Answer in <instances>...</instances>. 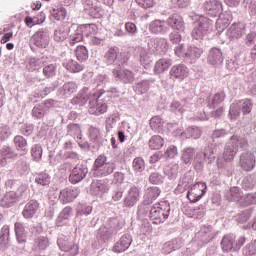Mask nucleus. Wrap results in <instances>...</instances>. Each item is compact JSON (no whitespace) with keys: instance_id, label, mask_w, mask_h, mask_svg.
<instances>
[{"instance_id":"6ab92c4d","label":"nucleus","mask_w":256,"mask_h":256,"mask_svg":"<svg viewBox=\"0 0 256 256\" xmlns=\"http://www.w3.org/2000/svg\"><path fill=\"white\" fill-rule=\"evenodd\" d=\"M208 61L211 65H221L223 63V53L218 48L210 50Z\"/></svg>"},{"instance_id":"13d9d810","label":"nucleus","mask_w":256,"mask_h":256,"mask_svg":"<svg viewBox=\"0 0 256 256\" xmlns=\"http://www.w3.org/2000/svg\"><path fill=\"white\" fill-rule=\"evenodd\" d=\"M150 183H153V185H159V183H163V177L159 175V173H152L150 175Z\"/></svg>"},{"instance_id":"49530a36","label":"nucleus","mask_w":256,"mask_h":256,"mask_svg":"<svg viewBox=\"0 0 256 256\" xmlns=\"http://www.w3.org/2000/svg\"><path fill=\"white\" fill-rule=\"evenodd\" d=\"M133 168L135 169V171L141 173V171L145 169V160H143V158L141 157L135 158L133 161Z\"/></svg>"},{"instance_id":"bf43d9fd","label":"nucleus","mask_w":256,"mask_h":256,"mask_svg":"<svg viewBox=\"0 0 256 256\" xmlns=\"http://www.w3.org/2000/svg\"><path fill=\"white\" fill-rule=\"evenodd\" d=\"M9 226L5 225L2 227V235L0 236V243L1 241H6V243H9Z\"/></svg>"},{"instance_id":"473e14b6","label":"nucleus","mask_w":256,"mask_h":256,"mask_svg":"<svg viewBox=\"0 0 256 256\" xmlns=\"http://www.w3.org/2000/svg\"><path fill=\"white\" fill-rule=\"evenodd\" d=\"M90 115H103V113H107V104L104 102H98L95 107L89 108Z\"/></svg>"},{"instance_id":"e2e57ef3","label":"nucleus","mask_w":256,"mask_h":256,"mask_svg":"<svg viewBox=\"0 0 256 256\" xmlns=\"http://www.w3.org/2000/svg\"><path fill=\"white\" fill-rule=\"evenodd\" d=\"M193 149L188 148L182 155L183 160L185 161V163H189V161H191V159H193Z\"/></svg>"},{"instance_id":"4d7b16f0","label":"nucleus","mask_w":256,"mask_h":256,"mask_svg":"<svg viewBox=\"0 0 256 256\" xmlns=\"http://www.w3.org/2000/svg\"><path fill=\"white\" fill-rule=\"evenodd\" d=\"M252 109H253V104L251 103V100H244L242 104V112L244 113V115L251 113Z\"/></svg>"},{"instance_id":"e433bc0d","label":"nucleus","mask_w":256,"mask_h":256,"mask_svg":"<svg viewBox=\"0 0 256 256\" xmlns=\"http://www.w3.org/2000/svg\"><path fill=\"white\" fill-rule=\"evenodd\" d=\"M69 45L71 47L77 45V43H81L83 41V33L77 30L74 34H71L69 37Z\"/></svg>"},{"instance_id":"603ef678","label":"nucleus","mask_w":256,"mask_h":256,"mask_svg":"<svg viewBox=\"0 0 256 256\" xmlns=\"http://www.w3.org/2000/svg\"><path fill=\"white\" fill-rule=\"evenodd\" d=\"M101 133L99 132V129L95 128V127H90L89 128V137L91 139V141H99V137H100Z\"/></svg>"},{"instance_id":"0eeeda50","label":"nucleus","mask_w":256,"mask_h":256,"mask_svg":"<svg viewBox=\"0 0 256 256\" xmlns=\"http://www.w3.org/2000/svg\"><path fill=\"white\" fill-rule=\"evenodd\" d=\"M31 43L36 47H40L41 49H45L47 45H49V35L45 33L43 30H38L31 37Z\"/></svg>"},{"instance_id":"2f4dec72","label":"nucleus","mask_w":256,"mask_h":256,"mask_svg":"<svg viewBox=\"0 0 256 256\" xmlns=\"http://www.w3.org/2000/svg\"><path fill=\"white\" fill-rule=\"evenodd\" d=\"M235 242V236L232 234L223 237L221 245L223 251H231L233 249V243Z\"/></svg>"},{"instance_id":"338daca9","label":"nucleus","mask_w":256,"mask_h":256,"mask_svg":"<svg viewBox=\"0 0 256 256\" xmlns=\"http://www.w3.org/2000/svg\"><path fill=\"white\" fill-rule=\"evenodd\" d=\"M72 212H73V209L71 207L67 206L63 209V211L61 212V215H62L63 219H69Z\"/></svg>"},{"instance_id":"7ed1b4c3","label":"nucleus","mask_w":256,"mask_h":256,"mask_svg":"<svg viewBox=\"0 0 256 256\" xmlns=\"http://www.w3.org/2000/svg\"><path fill=\"white\" fill-rule=\"evenodd\" d=\"M170 79H178L179 81H183L186 77H189V68L185 66V64H177L172 66L169 72Z\"/></svg>"},{"instance_id":"39448f33","label":"nucleus","mask_w":256,"mask_h":256,"mask_svg":"<svg viewBox=\"0 0 256 256\" xmlns=\"http://www.w3.org/2000/svg\"><path fill=\"white\" fill-rule=\"evenodd\" d=\"M62 66L70 73H81L85 69V66L75 61L71 56L66 55L62 58Z\"/></svg>"},{"instance_id":"423d86ee","label":"nucleus","mask_w":256,"mask_h":256,"mask_svg":"<svg viewBox=\"0 0 256 256\" xmlns=\"http://www.w3.org/2000/svg\"><path fill=\"white\" fill-rule=\"evenodd\" d=\"M141 195V188L137 186H133L129 189L127 196L124 199L125 207H134L137 205V201H139V197Z\"/></svg>"},{"instance_id":"dca6fc26","label":"nucleus","mask_w":256,"mask_h":256,"mask_svg":"<svg viewBox=\"0 0 256 256\" xmlns=\"http://www.w3.org/2000/svg\"><path fill=\"white\" fill-rule=\"evenodd\" d=\"M14 231L18 243L27 242V232H25V226L21 222H16L14 224Z\"/></svg>"},{"instance_id":"393cba45","label":"nucleus","mask_w":256,"mask_h":256,"mask_svg":"<svg viewBox=\"0 0 256 256\" xmlns=\"http://www.w3.org/2000/svg\"><path fill=\"white\" fill-rule=\"evenodd\" d=\"M149 30L151 33H165L167 27L165 26V21L154 20L150 23Z\"/></svg>"},{"instance_id":"cd10ccee","label":"nucleus","mask_w":256,"mask_h":256,"mask_svg":"<svg viewBox=\"0 0 256 256\" xmlns=\"http://www.w3.org/2000/svg\"><path fill=\"white\" fill-rule=\"evenodd\" d=\"M60 249L65 251L66 253H70V255L75 256L79 253V246L73 242L64 241L60 245Z\"/></svg>"},{"instance_id":"5701e85b","label":"nucleus","mask_w":256,"mask_h":256,"mask_svg":"<svg viewBox=\"0 0 256 256\" xmlns=\"http://www.w3.org/2000/svg\"><path fill=\"white\" fill-rule=\"evenodd\" d=\"M165 145V140L160 135H154L150 138L148 142L149 149L152 151H157Z\"/></svg>"},{"instance_id":"052dcab7","label":"nucleus","mask_w":256,"mask_h":256,"mask_svg":"<svg viewBox=\"0 0 256 256\" xmlns=\"http://www.w3.org/2000/svg\"><path fill=\"white\" fill-rule=\"evenodd\" d=\"M125 29L130 35H135V33H137V25L133 22H127L125 24Z\"/></svg>"},{"instance_id":"6e6552de","label":"nucleus","mask_w":256,"mask_h":256,"mask_svg":"<svg viewBox=\"0 0 256 256\" xmlns=\"http://www.w3.org/2000/svg\"><path fill=\"white\" fill-rule=\"evenodd\" d=\"M167 25L173 29V31H183L185 29V22H183V17L179 14H173L167 19Z\"/></svg>"},{"instance_id":"412c9836","label":"nucleus","mask_w":256,"mask_h":256,"mask_svg":"<svg viewBox=\"0 0 256 256\" xmlns=\"http://www.w3.org/2000/svg\"><path fill=\"white\" fill-rule=\"evenodd\" d=\"M117 77L120 79V81H123V83H133L135 81V74H133V71L129 69H122L117 72Z\"/></svg>"},{"instance_id":"0e129e2a","label":"nucleus","mask_w":256,"mask_h":256,"mask_svg":"<svg viewBox=\"0 0 256 256\" xmlns=\"http://www.w3.org/2000/svg\"><path fill=\"white\" fill-rule=\"evenodd\" d=\"M175 54L178 57H187V50H185V46L181 44L178 47H176Z\"/></svg>"},{"instance_id":"37998d69","label":"nucleus","mask_w":256,"mask_h":256,"mask_svg":"<svg viewBox=\"0 0 256 256\" xmlns=\"http://www.w3.org/2000/svg\"><path fill=\"white\" fill-rule=\"evenodd\" d=\"M35 181L38 185L45 186L51 183V177H49L47 173H41L36 177Z\"/></svg>"},{"instance_id":"4468645a","label":"nucleus","mask_w":256,"mask_h":256,"mask_svg":"<svg viewBox=\"0 0 256 256\" xmlns=\"http://www.w3.org/2000/svg\"><path fill=\"white\" fill-rule=\"evenodd\" d=\"M171 65H173V61H171V59L161 58L154 66V73H156V75H161V73H165Z\"/></svg>"},{"instance_id":"4be33fe9","label":"nucleus","mask_w":256,"mask_h":256,"mask_svg":"<svg viewBox=\"0 0 256 256\" xmlns=\"http://www.w3.org/2000/svg\"><path fill=\"white\" fill-rule=\"evenodd\" d=\"M49 247V239L44 236H39L34 239L33 251H45Z\"/></svg>"},{"instance_id":"bb28decb","label":"nucleus","mask_w":256,"mask_h":256,"mask_svg":"<svg viewBox=\"0 0 256 256\" xmlns=\"http://www.w3.org/2000/svg\"><path fill=\"white\" fill-rule=\"evenodd\" d=\"M17 201V194L13 191L7 192L1 199L2 207H11Z\"/></svg>"},{"instance_id":"f704fd0d","label":"nucleus","mask_w":256,"mask_h":256,"mask_svg":"<svg viewBox=\"0 0 256 256\" xmlns=\"http://www.w3.org/2000/svg\"><path fill=\"white\" fill-rule=\"evenodd\" d=\"M57 71V65L55 64H48L43 68V75L46 79H51V77H55Z\"/></svg>"},{"instance_id":"9b49d317","label":"nucleus","mask_w":256,"mask_h":256,"mask_svg":"<svg viewBox=\"0 0 256 256\" xmlns=\"http://www.w3.org/2000/svg\"><path fill=\"white\" fill-rule=\"evenodd\" d=\"M211 29V23L209 21L201 22L198 27L194 28L192 31L193 39H203Z\"/></svg>"},{"instance_id":"f3484780","label":"nucleus","mask_w":256,"mask_h":256,"mask_svg":"<svg viewBox=\"0 0 256 256\" xmlns=\"http://www.w3.org/2000/svg\"><path fill=\"white\" fill-rule=\"evenodd\" d=\"M104 59L107 65H113L115 61H121L119 60V47L113 46L109 48L105 54Z\"/></svg>"},{"instance_id":"79ce46f5","label":"nucleus","mask_w":256,"mask_h":256,"mask_svg":"<svg viewBox=\"0 0 256 256\" xmlns=\"http://www.w3.org/2000/svg\"><path fill=\"white\" fill-rule=\"evenodd\" d=\"M160 194L161 190H159L158 187H151L146 193V199H149V201H153V199H157Z\"/></svg>"},{"instance_id":"5fc2aeb1","label":"nucleus","mask_w":256,"mask_h":256,"mask_svg":"<svg viewBox=\"0 0 256 256\" xmlns=\"http://www.w3.org/2000/svg\"><path fill=\"white\" fill-rule=\"evenodd\" d=\"M225 101V92H218L214 95L212 104L219 105V103H223Z\"/></svg>"},{"instance_id":"b1692460","label":"nucleus","mask_w":256,"mask_h":256,"mask_svg":"<svg viewBox=\"0 0 256 256\" xmlns=\"http://www.w3.org/2000/svg\"><path fill=\"white\" fill-rule=\"evenodd\" d=\"M245 35V26L243 24H233L230 28V37L232 39H241Z\"/></svg>"},{"instance_id":"864d4df0","label":"nucleus","mask_w":256,"mask_h":256,"mask_svg":"<svg viewBox=\"0 0 256 256\" xmlns=\"http://www.w3.org/2000/svg\"><path fill=\"white\" fill-rule=\"evenodd\" d=\"M165 155L169 159H175V157H177V146H169L165 151Z\"/></svg>"},{"instance_id":"aec40b11","label":"nucleus","mask_w":256,"mask_h":256,"mask_svg":"<svg viewBox=\"0 0 256 256\" xmlns=\"http://www.w3.org/2000/svg\"><path fill=\"white\" fill-rule=\"evenodd\" d=\"M205 9L208 11L209 15L212 17H217L219 15V11L221 9V2L217 0H212L205 3Z\"/></svg>"},{"instance_id":"680f3d73","label":"nucleus","mask_w":256,"mask_h":256,"mask_svg":"<svg viewBox=\"0 0 256 256\" xmlns=\"http://www.w3.org/2000/svg\"><path fill=\"white\" fill-rule=\"evenodd\" d=\"M155 5V0H140L139 6L143 7L144 9H151Z\"/></svg>"},{"instance_id":"f8f14e48","label":"nucleus","mask_w":256,"mask_h":256,"mask_svg":"<svg viewBox=\"0 0 256 256\" xmlns=\"http://www.w3.org/2000/svg\"><path fill=\"white\" fill-rule=\"evenodd\" d=\"M128 247H131V237L123 235L113 246L112 251L114 253H123L124 251H127Z\"/></svg>"},{"instance_id":"ea45409f","label":"nucleus","mask_w":256,"mask_h":256,"mask_svg":"<svg viewBox=\"0 0 256 256\" xmlns=\"http://www.w3.org/2000/svg\"><path fill=\"white\" fill-rule=\"evenodd\" d=\"M243 253L246 256L256 255V239L245 246V248L243 249Z\"/></svg>"},{"instance_id":"6e6d98bb","label":"nucleus","mask_w":256,"mask_h":256,"mask_svg":"<svg viewBox=\"0 0 256 256\" xmlns=\"http://www.w3.org/2000/svg\"><path fill=\"white\" fill-rule=\"evenodd\" d=\"M43 155V150L41 147L35 146L32 148V157L34 161H39Z\"/></svg>"},{"instance_id":"c85d7f7f","label":"nucleus","mask_w":256,"mask_h":256,"mask_svg":"<svg viewBox=\"0 0 256 256\" xmlns=\"http://www.w3.org/2000/svg\"><path fill=\"white\" fill-rule=\"evenodd\" d=\"M25 25L27 27H34V25H41L45 23V14L40 13L37 17L32 18L31 16H27L24 20Z\"/></svg>"},{"instance_id":"a19ab883","label":"nucleus","mask_w":256,"mask_h":256,"mask_svg":"<svg viewBox=\"0 0 256 256\" xmlns=\"http://www.w3.org/2000/svg\"><path fill=\"white\" fill-rule=\"evenodd\" d=\"M113 171H115V166L113 164L106 163L102 166L98 173H100L102 177H107V175H111Z\"/></svg>"},{"instance_id":"a18cd8bd","label":"nucleus","mask_w":256,"mask_h":256,"mask_svg":"<svg viewBox=\"0 0 256 256\" xmlns=\"http://www.w3.org/2000/svg\"><path fill=\"white\" fill-rule=\"evenodd\" d=\"M228 195L230 196V199L232 201H241V192L239 191V187H232L229 192Z\"/></svg>"},{"instance_id":"9d476101","label":"nucleus","mask_w":256,"mask_h":256,"mask_svg":"<svg viewBox=\"0 0 256 256\" xmlns=\"http://www.w3.org/2000/svg\"><path fill=\"white\" fill-rule=\"evenodd\" d=\"M255 156L252 153L247 152L240 158V165L244 171H252L255 167Z\"/></svg>"},{"instance_id":"1a4fd4ad","label":"nucleus","mask_w":256,"mask_h":256,"mask_svg":"<svg viewBox=\"0 0 256 256\" xmlns=\"http://www.w3.org/2000/svg\"><path fill=\"white\" fill-rule=\"evenodd\" d=\"M87 175V168H81L79 166H76L69 176V181L73 185H76V183H79L85 179Z\"/></svg>"},{"instance_id":"ddd939ff","label":"nucleus","mask_w":256,"mask_h":256,"mask_svg":"<svg viewBox=\"0 0 256 256\" xmlns=\"http://www.w3.org/2000/svg\"><path fill=\"white\" fill-rule=\"evenodd\" d=\"M17 154L12 147L4 146L0 151V166L3 167L7 165V159H15Z\"/></svg>"},{"instance_id":"20e7f679","label":"nucleus","mask_w":256,"mask_h":256,"mask_svg":"<svg viewBox=\"0 0 256 256\" xmlns=\"http://www.w3.org/2000/svg\"><path fill=\"white\" fill-rule=\"evenodd\" d=\"M79 196V191L77 188H64L60 191L58 199L60 203L63 205H67V203H72Z\"/></svg>"},{"instance_id":"774afa93","label":"nucleus","mask_w":256,"mask_h":256,"mask_svg":"<svg viewBox=\"0 0 256 256\" xmlns=\"http://www.w3.org/2000/svg\"><path fill=\"white\" fill-rule=\"evenodd\" d=\"M170 41L172 43H175V44L181 43V34H179V33H171L170 34Z\"/></svg>"},{"instance_id":"f03ea898","label":"nucleus","mask_w":256,"mask_h":256,"mask_svg":"<svg viewBox=\"0 0 256 256\" xmlns=\"http://www.w3.org/2000/svg\"><path fill=\"white\" fill-rule=\"evenodd\" d=\"M205 193H207V184L204 182H197L189 189L187 199L190 203H197V201H201Z\"/></svg>"},{"instance_id":"58836bf2","label":"nucleus","mask_w":256,"mask_h":256,"mask_svg":"<svg viewBox=\"0 0 256 256\" xmlns=\"http://www.w3.org/2000/svg\"><path fill=\"white\" fill-rule=\"evenodd\" d=\"M64 95L69 97V95H73V93L77 92V84L75 82L65 83L63 86Z\"/></svg>"},{"instance_id":"69168bd1","label":"nucleus","mask_w":256,"mask_h":256,"mask_svg":"<svg viewBox=\"0 0 256 256\" xmlns=\"http://www.w3.org/2000/svg\"><path fill=\"white\" fill-rule=\"evenodd\" d=\"M13 38V32H8V33H5L1 40H0V43L2 45H5V43H7L8 41H11V39Z\"/></svg>"},{"instance_id":"a878e982","label":"nucleus","mask_w":256,"mask_h":256,"mask_svg":"<svg viewBox=\"0 0 256 256\" xmlns=\"http://www.w3.org/2000/svg\"><path fill=\"white\" fill-rule=\"evenodd\" d=\"M69 37V28L65 26L58 27L54 32V40L58 43H61V41H65Z\"/></svg>"},{"instance_id":"3c124183","label":"nucleus","mask_w":256,"mask_h":256,"mask_svg":"<svg viewBox=\"0 0 256 256\" xmlns=\"http://www.w3.org/2000/svg\"><path fill=\"white\" fill-rule=\"evenodd\" d=\"M229 115L231 119H237L239 117L240 112H239V103H233L230 106V111Z\"/></svg>"},{"instance_id":"a211bd4d","label":"nucleus","mask_w":256,"mask_h":256,"mask_svg":"<svg viewBox=\"0 0 256 256\" xmlns=\"http://www.w3.org/2000/svg\"><path fill=\"white\" fill-rule=\"evenodd\" d=\"M38 209L39 203L37 201L28 202L23 210V217H25V219H31L35 213H37Z\"/></svg>"},{"instance_id":"c756f323","label":"nucleus","mask_w":256,"mask_h":256,"mask_svg":"<svg viewBox=\"0 0 256 256\" xmlns=\"http://www.w3.org/2000/svg\"><path fill=\"white\" fill-rule=\"evenodd\" d=\"M75 56L77 61L83 63V61H87V59H89V50H87V47L79 45L75 49Z\"/></svg>"},{"instance_id":"de8ad7c7","label":"nucleus","mask_w":256,"mask_h":256,"mask_svg":"<svg viewBox=\"0 0 256 256\" xmlns=\"http://www.w3.org/2000/svg\"><path fill=\"white\" fill-rule=\"evenodd\" d=\"M151 129H161L163 127V119L159 116H154L150 119Z\"/></svg>"},{"instance_id":"f257e3e1","label":"nucleus","mask_w":256,"mask_h":256,"mask_svg":"<svg viewBox=\"0 0 256 256\" xmlns=\"http://www.w3.org/2000/svg\"><path fill=\"white\" fill-rule=\"evenodd\" d=\"M171 207L166 202H159L152 206L150 210V219L154 225H160L165 223V220L169 218Z\"/></svg>"},{"instance_id":"c9c22d12","label":"nucleus","mask_w":256,"mask_h":256,"mask_svg":"<svg viewBox=\"0 0 256 256\" xmlns=\"http://www.w3.org/2000/svg\"><path fill=\"white\" fill-rule=\"evenodd\" d=\"M235 153H237V145L227 146L223 153V157L225 161H233V158L235 157Z\"/></svg>"},{"instance_id":"8fccbe9b","label":"nucleus","mask_w":256,"mask_h":256,"mask_svg":"<svg viewBox=\"0 0 256 256\" xmlns=\"http://www.w3.org/2000/svg\"><path fill=\"white\" fill-rule=\"evenodd\" d=\"M28 69L29 71H37V69H41V60L37 58L30 59Z\"/></svg>"},{"instance_id":"72a5a7b5","label":"nucleus","mask_w":256,"mask_h":256,"mask_svg":"<svg viewBox=\"0 0 256 256\" xmlns=\"http://www.w3.org/2000/svg\"><path fill=\"white\" fill-rule=\"evenodd\" d=\"M240 205L242 207H249V205H256V194H247L240 198Z\"/></svg>"},{"instance_id":"2eb2a0df","label":"nucleus","mask_w":256,"mask_h":256,"mask_svg":"<svg viewBox=\"0 0 256 256\" xmlns=\"http://www.w3.org/2000/svg\"><path fill=\"white\" fill-rule=\"evenodd\" d=\"M50 13L55 21H65L67 18V8L63 5L52 7Z\"/></svg>"},{"instance_id":"7c9ffc66","label":"nucleus","mask_w":256,"mask_h":256,"mask_svg":"<svg viewBox=\"0 0 256 256\" xmlns=\"http://www.w3.org/2000/svg\"><path fill=\"white\" fill-rule=\"evenodd\" d=\"M13 143L17 151H27V139L21 135L14 137Z\"/></svg>"},{"instance_id":"4c0bfd02","label":"nucleus","mask_w":256,"mask_h":256,"mask_svg":"<svg viewBox=\"0 0 256 256\" xmlns=\"http://www.w3.org/2000/svg\"><path fill=\"white\" fill-rule=\"evenodd\" d=\"M201 53H203L201 48L189 47L186 51V57H189L190 59H198V57H201Z\"/></svg>"},{"instance_id":"09e8293b","label":"nucleus","mask_w":256,"mask_h":256,"mask_svg":"<svg viewBox=\"0 0 256 256\" xmlns=\"http://www.w3.org/2000/svg\"><path fill=\"white\" fill-rule=\"evenodd\" d=\"M32 115L36 119H43V117H45V109H43V106L38 105L33 108Z\"/></svg>"},{"instance_id":"c03bdc74","label":"nucleus","mask_w":256,"mask_h":256,"mask_svg":"<svg viewBox=\"0 0 256 256\" xmlns=\"http://www.w3.org/2000/svg\"><path fill=\"white\" fill-rule=\"evenodd\" d=\"M107 164V156L100 155L97 157V159L94 162L95 171H100V169L103 168Z\"/></svg>"}]
</instances>
